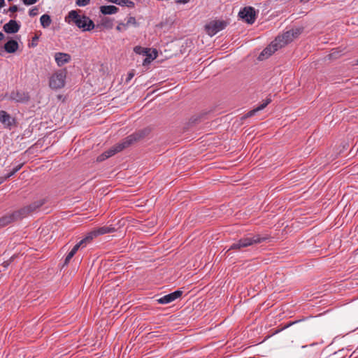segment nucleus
Here are the masks:
<instances>
[{
	"label": "nucleus",
	"mask_w": 358,
	"mask_h": 358,
	"mask_svg": "<svg viewBox=\"0 0 358 358\" xmlns=\"http://www.w3.org/2000/svg\"><path fill=\"white\" fill-rule=\"evenodd\" d=\"M145 132L143 131H141L134 134H132L125 138H124L120 143H118L115 144L114 146L110 148L107 151L104 152L103 154L99 155L97 157L98 162H102L116 153L121 152L124 149L128 148L131 145H132L134 143L139 141L140 139L143 138L145 136Z\"/></svg>",
	"instance_id": "nucleus-1"
},
{
	"label": "nucleus",
	"mask_w": 358,
	"mask_h": 358,
	"mask_svg": "<svg viewBox=\"0 0 358 358\" xmlns=\"http://www.w3.org/2000/svg\"><path fill=\"white\" fill-rule=\"evenodd\" d=\"M268 238V236H262L259 234L245 236L239 239L238 241L231 244L230 248H229V250H241L243 248H246L254 244L260 243L263 241H266Z\"/></svg>",
	"instance_id": "nucleus-2"
},
{
	"label": "nucleus",
	"mask_w": 358,
	"mask_h": 358,
	"mask_svg": "<svg viewBox=\"0 0 358 358\" xmlns=\"http://www.w3.org/2000/svg\"><path fill=\"white\" fill-rule=\"evenodd\" d=\"M69 17L73 21L78 27L83 29V31H90L94 27V24L90 17L78 15L76 10L70 11Z\"/></svg>",
	"instance_id": "nucleus-3"
},
{
	"label": "nucleus",
	"mask_w": 358,
	"mask_h": 358,
	"mask_svg": "<svg viewBox=\"0 0 358 358\" xmlns=\"http://www.w3.org/2000/svg\"><path fill=\"white\" fill-rule=\"evenodd\" d=\"M301 32V29H292L287 31L282 35L278 36L274 41L278 43V47L280 48L297 38Z\"/></svg>",
	"instance_id": "nucleus-4"
},
{
	"label": "nucleus",
	"mask_w": 358,
	"mask_h": 358,
	"mask_svg": "<svg viewBox=\"0 0 358 358\" xmlns=\"http://www.w3.org/2000/svg\"><path fill=\"white\" fill-rule=\"evenodd\" d=\"M227 25L224 20H215L205 25V30L208 35L213 36L220 31L223 30Z\"/></svg>",
	"instance_id": "nucleus-5"
},
{
	"label": "nucleus",
	"mask_w": 358,
	"mask_h": 358,
	"mask_svg": "<svg viewBox=\"0 0 358 358\" xmlns=\"http://www.w3.org/2000/svg\"><path fill=\"white\" fill-rule=\"evenodd\" d=\"M66 73L59 71L51 76L49 80V86L53 90L62 88L65 85Z\"/></svg>",
	"instance_id": "nucleus-6"
},
{
	"label": "nucleus",
	"mask_w": 358,
	"mask_h": 358,
	"mask_svg": "<svg viewBox=\"0 0 358 358\" xmlns=\"http://www.w3.org/2000/svg\"><path fill=\"white\" fill-rule=\"evenodd\" d=\"M238 16L243 19L248 24H253L256 19L255 8L252 7H245L238 13Z\"/></svg>",
	"instance_id": "nucleus-7"
},
{
	"label": "nucleus",
	"mask_w": 358,
	"mask_h": 358,
	"mask_svg": "<svg viewBox=\"0 0 358 358\" xmlns=\"http://www.w3.org/2000/svg\"><path fill=\"white\" fill-rule=\"evenodd\" d=\"M182 294V291L181 290H176L175 292L163 296L157 299V301L159 304H168L170 303L176 299H179Z\"/></svg>",
	"instance_id": "nucleus-8"
},
{
	"label": "nucleus",
	"mask_w": 358,
	"mask_h": 358,
	"mask_svg": "<svg viewBox=\"0 0 358 358\" xmlns=\"http://www.w3.org/2000/svg\"><path fill=\"white\" fill-rule=\"evenodd\" d=\"M43 204V201H34V203H31L30 205L21 208L20 210H17L20 218L26 217L29 213L34 212L37 208L42 206Z\"/></svg>",
	"instance_id": "nucleus-9"
},
{
	"label": "nucleus",
	"mask_w": 358,
	"mask_h": 358,
	"mask_svg": "<svg viewBox=\"0 0 358 358\" xmlns=\"http://www.w3.org/2000/svg\"><path fill=\"white\" fill-rule=\"evenodd\" d=\"M18 219L21 218L17 210L11 213L6 214L0 217V227H3Z\"/></svg>",
	"instance_id": "nucleus-10"
},
{
	"label": "nucleus",
	"mask_w": 358,
	"mask_h": 358,
	"mask_svg": "<svg viewBox=\"0 0 358 358\" xmlns=\"http://www.w3.org/2000/svg\"><path fill=\"white\" fill-rule=\"evenodd\" d=\"M0 122L5 127H8L9 129L15 124V119L5 110H0Z\"/></svg>",
	"instance_id": "nucleus-11"
},
{
	"label": "nucleus",
	"mask_w": 358,
	"mask_h": 358,
	"mask_svg": "<svg viewBox=\"0 0 358 358\" xmlns=\"http://www.w3.org/2000/svg\"><path fill=\"white\" fill-rule=\"evenodd\" d=\"M279 48L278 47V43L273 41L268 47H266L259 55V59H264L271 56Z\"/></svg>",
	"instance_id": "nucleus-12"
},
{
	"label": "nucleus",
	"mask_w": 358,
	"mask_h": 358,
	"mask_svg": "<svg viewBox=\"0 0 358 358\" xmlns=\"http://www.w3.org/2000/svg\"><path fill=\"white\" fill-rule=\"evenodd\" d=\"M20 29V25L13 20H10L8 23L5 24L3 29L8 34H15L18 32Z\"/></svg>",
	"instance_id": "nucleus-13"
},
{
	"label": "nucleus",
	"mask_w": 358,
	"mask_h": 358,
	"mask_svg": "<svg viewBox=\"0 0 358 358\" xmlns=\"http://www.w3.org/2000/svg\"><path fill=\"white\" fill-rule=\"evenodd\" d=\"M55 59L59 66H62L71 61V56L68 53L56 52Z\"/></svg>",
	"instance_id": "nucleus-14"
},
{
	"label": "nucleus",
	"mask_w": 358,
	"mask_h": 358,
	"mask_svg": "<svg viewBox=\"0 0 358 358\" xmlns=\"http://www.w3.org/2000/svg\"><path fill=\"white\" fill-rule=\"evenodd\" d=\"M10 99L17 102H26L29 100V96L24 92L19 91L12 92L10 94Z\"/></svg>",
	"instance_id": "nucleus-15"
},
{
	"label": "nucleus",
	"mask_w": 358,
	"mask_h": 358,
	"mask_svg": "<svg viewBox=\"0 0 358 358\" xmlns=\"http://www.w3.org/2000/svg\"><path fill=\"white\" fill-rule=\"evenodd\" d=\"M271 102V98H266L264 101H263V102L259 106H257V108H255V109L249 111L246 115H245V117H252V115H254L257 112L259 111V110H263L264 108H265Z\"/></svg>",
	"instance_id": "nucleus-16"
},
{
	"label": "nucleus",
	"mask_w": 358,
	"mask_h": 358,
	"mask_svg": "<svg viewBox=\"0 0 358 358\" xmlns=\"http://www.w3.org/2000/svg\"><path fill=\"white\" fill-rule=\"evenodd\" d=\"M18 43L15 40H10L4 45V50L8 53H13L18 49Z\"/></svg>",
	"instance_id": "nucleus-17"
},
{
	"label": "nucleus",
	"mask_w": 358,
	"mask_h": 358,
	"mask_svg": "<svg viewBox=\"0 0 358 358\" xmlns=\"http://www.w3.org/2000/svg\"><path fill=\"white\" fill-rule=\"evenodd\" d=\"M94 233L96 234V237L100 235H103L106 234L113 233L115 231V227L110 226H103L98 227L94 229Z\"/></svg>",
	"instance_id": "nucleus-18"
},
{
	"label": "nucleus",
	"mask_w": 358,
	"mask_h": 358,
	"mask_svg": "<svg viewBox=\"0 0 358 358\" xmlns=\"http://www.w3.org/2000/svg\"><path fill=\"white\" fill-rule=\"evenodd\" d=\"M24 162H22L19 164H17V166H15L11 171H10L8 173H7L6 175L3 176H0V181H1V184L7 180L8 178H10V177H12L13 176H14L18 171H20L22 167L24 166Z\"/></svg>",
	"instance_id": "nucleus-19"
},
{
	"label": "nucleus",
	"mask_w": 358,
	"mask_h": 358,
	"mask_svg": "<svg viewBox=\"0 0 358 358\" xmlns=\"http://www.w3.org/2000/svg\"><path fill=\"white\" fill-rule=\"evenodd\" d=\"M119 8L115 6H101L100 7V11L103 15H112L115 14L118 12Z\"/></svg>",
	"instance_id": "nucleus-20"
},
{
	"label": "nucleus",
	"mask_w": 358,
	"mask_h": 358,
	"mask_svg": "<svg viewBox=\"0 0 358 358\" xmlns=\"http://www.w3.org/2000/svg\"><path fill=\"white\" fill-rule=\"evenodd\" d=\"M108 1L121 6H127L130 8H133L135 6L134 2L130 0H108Z\"/></svg>",
	"instance_id": "nucleus-21"
},
{
	"label": "nucleus",
	"mask_w": 358,
	"mask_h": 358,
	"mask_svg": "<svg viewBox=\"0 0 358 358\" xmlns=\"http://www.w3.org/2000/svg\"><path fill=\"white\" fill-rule=\"evenodd\" d=\"M96 234L94 233V230L88 232L86 236L80 241L83 242V244L85 245V247L91 243V241L96 238Z\"/></svg>",
	"instance_id": "nucleus-22"
},
{
	"label": "nucleus",
	"mask_w": 358,
	"mask_h": 358,
	"mask_svg": "<svg viewBox=\"0 0 358 358\" xmlns=\"http://www.w3.org/2000/svg\"><path fill=\"white\" fill-rule=\"evenodd\" d=\"M40 22H41V26L43 28H47L50 25V24L52 22V20L49 15L43 14V15H41V17L40 18Z\"/></svg>",
	"instance_id": "nucleus-23"
},
{
	"label": "nucleus",
	"mask_w": 358,
	"mask_h": 358,
	"mask_svg": "<svg viewBox=\"0 0 358 358\" xmlns=\"http://www.w3.org/2000/svg\"><path fill=\"white\" fill-rule=\"evenodd\" d=\"M101 25L106 29H111L113 25V20L106 17H103L101 20Z\"/></svg>",
	"instance_id": "nucleus-24"
},
{
	"label": "nucleus",
	"mask_w": 358,
	"mask_h": 358,
	"mask_svg": "<svg viewBox=\"0 0 358 358\" xmlns=\"http://www.w3.org/2000/svg\"><path fill=\"white\" fill-rule=\"evenodd\" d=\"M124 25L126 27L130 26V25H133L134 27H138V23L137 22L136 18L134 17H127V22L124 23Z\"/></svg>",
	"instance_id": "nucleus-25"
},
{
	"label": "nucleus",
	"mask_w": 358,
	"mask_h": 358,
	"mask_svg": "<svg viewBox=\"0 0 358 358\" xmlns=\"http://www.w3.org/2000/svg\"><path fill=\"white\" fill-rule=\"evenodd\" d=\"M134 52L137 54H143L145 55H148V52L150 51L147 48H143L141 46H136L134 49Z\"/></svg>",
	"instance_id": "nucleus-26"
},
{
	"label": "nucleus",
	"mask_w": 358,
	"mask_h": 358,
	"mask_svg": "<svg viewBox=\"0 0 358 358\" xmlns=\"http://www.w3.org/2000/svg\"><path fill=\"white\" fill-rule=\"evenodd\" d=\"M341 51L338 50H333L332 52L328 55L330 59H335L341 56Z\"/></svg>",
	"instance_id": "nucleus-27"
},
{
	"label": "nucleus",
	"mask_w": 358,
	"mask_h": 358,
	"mask_svg": "<svg viewBox=\"0 0 358 358\" xmlns=\"http://www.w3.org/2000/svg\"><path fill=\"white\" fill-rule=\"evenodd\" d=\"M206 115V114H201V115H194L193 117H191L190 119V122L192 123H196L198 122H200L202 118L204 117V116Z\"/></svg>",
	"instance_id": "nucleus-28"
},
{
	"label": "nucleus",
	"mask_w": 358,
	"mask_h": 358,
	"mask_svg": "<svg viewBox=\"0 0 358 358\" xmlns=\"http://www.w3.org/2000/svg\"><path fill=\"white\" fill-rule=\"evenodd\" d=\"M75 255H76V253H75V252H73V251H71H71L68 253V255L66 256L65 259H64V265H67V264L70 262L71 259L73 258V257Z\"/></svg>",
	"instance_id": "nucleus-29"
},
{
	"label": "nucleus",
	"mask_w": 358,
	"mask_h": 358,
	"mask_svg": "<svg viewBox=\"0 0 358 358\" xmlns=\"http://www.w3.org/2000/svg\"><path fill=\"white\" fill-rule=\"evenodd\" d=\"M85 248V245L83 244V242H81L80 241L74 245V247L72 248L71 251H73V252H75L76 253L77 251L79 250V248Z\"/></svg>",
	"instance_id": "nucleus-30"
},
{
	"label": "nucleus",
	"mask_w": 358,
	"mask_h": 358,
	"mask_svg": "<svg viewBox=\"0 0 358 358\" xmlns=\"http://www.w3.org/2000/svg\"><path fill=\"white\" fill-rule=\"evenodd\" d=\"M38 14V8L37 7H34L29 11V15L31 17H34Z\"/></svg>",
	"instance_id": "nucleus-31"
},
{
	"label": "nucleus",
	"mask_w": 358,
	"mask_h": 358,
	"mask_svg": "<svg viewBox=\"0 0 358 358\" xmlns=\"http://www.w3.org/2000/svg\"><path fill=\"white\" fill-rule=\"evenodd\" d=\"M90 0H76V4L78 6H85L89 4Z\"/></svg>",
	"instance_id": "nucleus-32"
},
{
	"label": "nucleus",
	"mask_w": 358,
	"mask_h": 358,
	"mask_svg": "<svg viewBox=\"0 0 358 358\" xmlns=\"http://www.w3.org/2000/svg\"><path fill=\"white\" fill-rule=\"evenodd\" d=\"M38 40V36H35L34 37L32 38V41H31V44H29V47L31 46V47H35L37 45V41Z\"/></svg>",
	"instance_id": "nucleus-33"
},
{
	"label": "nucleus",
	"mask_w": 358,
	"mask_h": 358,
	"mask_svg": "<svg viewBox=\"0 0 358 358\" xmlns=\"http://www.w3.org/2000/svg\"><path fill=\"white\" fill-rule=\"evenodd\" d=\"M37 1H38V0H22V2L24 3V4L27 5V6L33 5V4L36 3Z\"/></svg>",
	"instance_id": "nucleus-34"
},
{
	"label": "nucleus",
	"mask_w": 358,
	"mask_h": 358,
	"mask_svg": "<svg viewBox=\"0 0 358 358\" xmlns=\"http://www.w3.org/2000/svg\"><path fill=\"white\" fill-rule=\"evenodd\" d=\"M126 28L125 25H124V23L123 22H120L118 24V25L116 27V29L118 31H122L123 29Z\"/></svg>",
	"instance_id": "nucleus-35"
},
{
	"label": "nucleus",
	"mask_w": 358,
	"mask_h": 358,
	"mask_svg": "<svg viewBox=\"0 0 358 358\" xmlns=\"http://www.w3.org/2000/svg\"><path fill=\"white\" fill-rule=\"evenodd\" d=\"M296 322H297V321L292 322H289V323H288L287 324H286V325H285L283 328H282L281 329L276 331H275V333H278V332H280V331H282V330H283V329H287V328H288V327H291L292 324H295V323H296Z\"/></svg>",
	"instance_id": "nucleus-36"
},
{
	"label": "nucleus",
	"mask_w": 358,
	"mask_h": 358,
	"mask_svg": "<svg viewBox=\"0 0 358 358\" xmlns=\"http://www.w3.org/2000/svg\"><path fill=\"white\" fill-rule=\"evenodd\" d=\"M134 76V73L133 72H129L127 74V77L126 78V82L129 83L133 78Z\"/></svg>",
	"instance_id": "nucleus-37"
},
{
	"label": "nucleus",
	"mask_w": 358,
	"mask_h": 358,
	"mask_svg": "<svg viewBox=\"0 0 358 358\" xmlns=\"http://www.w3.org/2000/svg\"><path fill=\"white\" fill-rule=\"evenodd\" d=\"M8 10L10 12L15 13L18 10V8L16 5H13L9 8Z\"/></svg>",
	"instance_id": "nucleus-38"
},
{
	"label": "nucleus",
	"mask_w": 358,
	"mask_h": 358,
	"mask_svg": "<svg viewBox=\"0 0 358 358\" xmlns=\"http://www.w3.org/2000/svg\"><path fill=\"white\" fill-rule=\"evenodd\" d=\"M189 1L190 0H176V3H179V4H180V3L185 4V3H188Z\"/></svg>",
	"instance_id": "nucleus-39"
},
{
	"label": "nucleus",
	"mask_w": 358,
	"mask_h": 358,
	"mask_svg": "<svg viewBox=\"0 0 358 358\" xmlns=\"http://www.w3.org/2000/svg\"><path fill=\"white\" fill-rule=\"evenodd\" d=\"M5 5V1L4 0H0V8L3 7Z\"/></svg>",
	"instance_id": "nucleus-40"
},
{
	"label": "nucleus",
	"mask_w": 358,
	"mask_h": 358,
	"mask_svg": "<svg viewBox=\"0 0 358 358\" xmlns=\"http://www.w3.org/2000/svg\"><path fill=\"white\" fill-rule=\"evenodd\" d=\"M4 38V34L2 32H0V41Z\"/></svg>",
	"instance_id": "nucleus-41"
},
{
	"label": "nucleus",
	"mask_w": 358,
	"mask_h": 358,
	"mask_svg": "<svg viewBox=\"0 0 358 358\" xmlns=\"http://www.w3.org/2000/svg\"><path fill=\"white\" fill-rule=\"evenodd\" d=\"M1 184V181H0V185Z\"/></svg>",
	"instance_id": "nucleus-42"
},
{
	"label": "nucleus",
	"mask_w": 358,
	"mask_h": 358,
	"mask_svg": "<svg viewBox=\"0 0 358 358\" xmlns=\"http://www.w3.org/2000/svg\"><path fill=\"white\" fill-rule=\"evenodd\" d=\"M357 64H358V59H357Z\"/></svg>",
	"instance_id": "nucleus-43"
}]
</instances>
